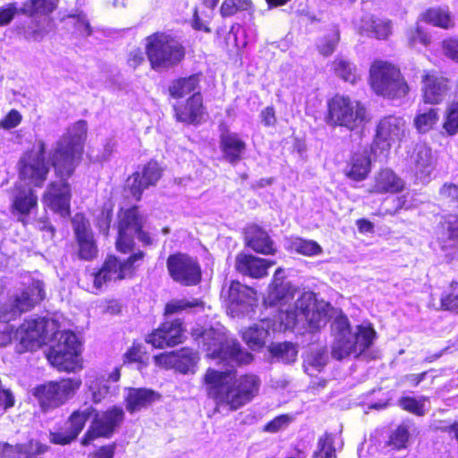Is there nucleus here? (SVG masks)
I'll return each mask as SVG.
<instances>
[{
  "label": "nucleus",
  "mask_w": 458,
  "mask_h": 458,
  "mask_svg": "<svg viewBox=\"0 0 458 458\" xmlns=\"http://www.w3.org/2000/svg\"><path fill=\"white\" fill-rule=\"evenodd\" d=\"M92 415L93 419L81 440L84 446L98 438H111L125 420V412L119 405L110 406L102 411L96 410Z\"/></svg>",
  "instance_id": "9d476101"
},
{
  "label": "nucleus",
  "mask_w": 458,
  "mask_h": 458,
  "mask_svg": "<svg viewBox=\"0 0 458 458\" xmlns=\"http://www.w3.org/2000/svg\"><path fill=\"white\" fill-rule=\"evenodd\" d=\"M161 399V394L146 387H130L124 397V403L127 411L134 413L146 409Z\"/></svg>",
  "instance_id": "a878e982"
},
{
  "label": "nucleus",
  "mask_w": 458,
  "mask_h": 458,
  "mask_svg": "<svg viewBox=\"0 0 458 458\" xmlns=\"http://www.w3.org/2000/svg\"><path fill=\"white\" fill-rule=\"evenodd\" d=\"M34 395L38 398L44 411L54 408L57 402V384L49 383L48 385L38 386L35 389Z\"/></svg>",
  "instance_id": "79ce46f5"
},
{
  "label": "nucleus",
  "mask_w": 458,
  "mask_h": 458,
  "mask_svg": "<svg viewBox=\"0 0 458 458\" xmlns=\"http://www.w3.org/2000/svg\"><path fill=\"white\" fill-rule=\"evenodd\" d=\"M288 287L285 284L269 285L268 286V298L273 304L280 302L283 301L287 293Z\"/></svg>",
  "instance_id": "774afa93"
},
{
  "label": "nucleus",
  "mask_w": 458,
  "mask_h": 458,
  "mask_svg": "<svg viewBox=\"0 0 458 458\" xmlns=\"http://www.w3.org/2000/svg\"><path fill=\"white\" fill-rule=\"evenodd\" d=\"M406 44L411 48L420 46L427 47L431 44V37L421 26L409 28L405 32Z\"/></svg>",
  "instance_id": "a18cd8bd"
},
{
  "label": "nucleus",
  "mask_w": 458,
  "mask_h": 458,
  "mask_svg": "<svg viewBox=\"0 0 458 458\" xmlns=\"http://www.w3.org/2000/svg\"><path fill=\"white\" fill-rule=\"evenodd\" d=\"M313 458H336L332 434L326 432L318 438V450L314 453Z\"/></svg>",
  "instance_id": "603ef678"
},
{
  "label": "nucleus",
  "mask_w": 458,
  "mask_h": 458,
  "mask_svg": "<svg viewBox=\"0 0 458 458\" xmlns=\"http://www.w3.org/2000/svg\"><path fill=\"white\" fill-rule=\"evenodd\" d=\"M149 356L145 347L138 341H133L131 345L123 354V364H137L139 369L148 365Z\"/></svg>",
  "instance_id": "e433bc0d"
},
{
  "label": "nucleus",
  "mask_w": 458,
  "mask_h": 458,
  "mask_svg": "<svg viewBox=\"0 0 458 458\" xmlns=\"http://www.w3.org/2000/svg\"><path fill=\"white\" fill-rule=\"evenodd\" d=\"M405 188L404 181L389 167L380 168L374 175L371 194H396Z\"/></svg>",
  "instance_id": "b1692460"
},
{
  "label": "nucleus",
  "mask_w": 458,
  "mask_h": 458,
  "mask_svg": "<svg viewBox=\"0 0 458 458\" xmlns=\"http://www.w3.org/2000/svg\"><path fill=\"white\" fill-rule=\"evenodd\" d=\"M370 29L375 38L380 40L386 39L392 33L391 21L379 19H371Z\"/></svg>",
  "instance_id": "bf43d9fd"
},
{
  "label": "nucleus",
  "mask_w": 458,
  "mask_h": 458,
  "mask_svg": "<svg viewBox=\"0 0 458 458\" xmlns=\"http://www.w3.org/2000/svg\"><path fill=\"white\" fill-rule=\"evenodd\" d=\"M145 257L146 253L141 250L131 251L125 259L108 254L100 267L93 274L94 287L100 290L106 284L134 278L139 263L142 262Z\"/></svg>",
  "instance_id": "6e6552de"
},
{
  "label": "nucleus",
  "mask_w": 458,
  "mask_h": 458,
  "mask_svg": "<svg viewBox=\"0 0 458 458\" xmlns=\"http://www.w3.org/2000/svg\"><path fill=\"white\" fill-rule=\"evenodd\" d=\"M261 124L266 128H273L277 124L276 111L273 105L263 108L259 113Z\"/></svg>",
  "instance_id": "69168bd1"
},
{
  "label": "nucleus",
  "mask_w": 458,
  "mask_h": 458,
  "mask_svg": "<svg viewBox=\"0 0 458 458\" xmlns=\"http://www.w3.org/2000/svg\"><path fill=\"white\" fill-rule=\"evenodd\" d=\"M410 428L406 422L400 423L388 436L386 445L395 451L406 449L410 441Z\"/></svg>",
  "instance_id": "ea45409f"
},
{
  "label": "nucleus",
  "mask_w": 458,
  "mask_h": 458,
  "mask_svg": "<svg viewBox=\"0 0 458 458\" xmlns=\"http://www.w3.org/2000/svg\"><path fill=\"white\" fill-rule=\"evenodd\" d=\"M166 268L172 280L182 286L191 287L201 283L202 268L196 257L181 251L172 253L166 259Z\"/></svg>",
  "instance_id": "f8f14e48"
},
{
  "label": "nucleus",
  "mask_w": 458,
  "mask_h": 458,
  "mask_svg": "<svg viewBox=\"0 0 458 458\" xmlns=\"http://www.w3.org/2000/svg\"><path fill=\"white\" fill-rule=\"evenodd\" d=\"M184 332L182 319L166 320L147 335L146 342L156 349L174 347L183 342Z\"/></svg>",
  "instance_id": "6ab92c4d"
},
{
  "label": "nucleus",
  "mask_w": 458,
  "mask_h": 458,
  "mask_svg": "<svg viewBox=\"0 0 458 458\" xmlns=\"http://www.w3.org/2000/svg\"><path fill=\"white\" fill-rule=\"evenodd\" d=\"M256 291L248 285L242 284L238 280H232L227 290V300L229 302L242 304L250 300Z\"/></svg>",
  "instance_id": "58836bf2"
},
{
  "label": "nucleus",
  "mask_w": 458,
  "mask_h": 458,
  "mask_svg": "<svg viewBox=\"0 0 458 458\" xmlns=\"http://www.w3.org/2000/svg\"><path fill=\"white\" fill-rule=\"evenodd\" d=\"M202 384L216 409L235 411L258 396L261 380L254 373L238 374L235 369L208 368L202 377Z\"/></svg>",
  "instance_id": "f03ea898"
},
{
  "label": "nucleus",
  "mask_w": 458,
  "mask_h": 458,
  "mask_svg": "<svg viewBox=\"0 0 458 458\" xmlns=\"http://www.w3.org/2000/svg\"><path fill=\"white\" fill-rule=\"evenodd\" d=\"M407 125L401 116L389 114L383 116L376 126L374 142L383 143L389 149L394 143L401 142L406 136Z\"/></svg>",
  "instance_id": "aec40b11"
},
{
  "label": "nucleus",
  "mask_w": 458,
  "mask_h": 458,
  "mask_svg": "<svg viewBox=\"0 0 458 458\" xmlns=\"http://www.w3.org/2000/svg\"><path fill=\"white\" fill-rule=\"evenodd\" d=\"M408 172L417 180L427 181L437 167V157L426 142H418L408 151L406 157Z\"/></svg>",
  "instance_id": "4468645a"
},
{
  "label": "nucleus",
  "mask_w": 458,
  "mask_h": 458,
  "mask_svg": "<svg viewBox=\"0 0 458 458\" xmlns=\"http://www.w3.org/2000/svg\"><path fill=\"white\" fill-rule=\"evenodd\" d=\"M337 336L334 345H338L340 340H349L352 335V327L346 316H338L335 318Z\"/></svg>",
  "instance_id": "052dcab7"
},
{
  "label": "nucleus",
  "mask_w": 458,
  "mask_h": 458,
  "mask_svg": "<svg viewBox=\"0 0 458 458\" xmlns=\"http://www.w3.org/2000/svg\"><path fill=\"white\" fill-rule=\"evenodd\" d=\"M81 384L80 377H59V403H64L73 396Z\"/></svg>",
  "instance_id": "09e8293b"
},
{
  "label": "nucleus",
  "mask_w": 458,
  "mask_h": 458,
  "mask_svg": "<svg viewBox=\"0 0 458 458\" xmlns=\"http://www.w3.org/2000/svg\"><path fill=\"white\" fill-rule=\"evenodd\" d=\"M94 411L96 409L92 406L83 411L80 410L72 411L64 423L63 432H59V445H66L74 440Z\"/></svg>",
  "instance_id": "393cba45"
},
{
  "label": "nucleus",
  "mask_w": 458,
  "mask_h": 458,
  "mask_svg": "<svg viewBox=\"0 0 458 458\" xmlns=\"http://www.w3.org/2000/svg\"><path fill=\"white\" fill-rule=\"evenodd\" d=\"M113 204H104L100 209V213L96 218L95 225L98 229L99 233H103L105 236L109 234L113 220Z\"/></svg>",
  "instance_id": "5fc2aeb1"
},
{
  "label": "nucleus",
  "mask_w": 458,
  "mask_h": 458,
  "mask_svg": "<svg viewBox=\"0 0 458 458\" xmlns=\"http://www.w3.org/2000/svg\"><path fill=\"white\" fill-rule=\"evenodd\" d=\"M437 241L442 250L458 248V215L448 214L439 222Z\"/></svg>",
  "instance_id": "bb28decb"
},
{
  "label": "nucleus",
  "mask_w": 458,
  "mask_h": 458,
  "mask_svg": "<svg viewBox=\"0 0 458 458\" xmlns=\"http://www.w3.org/2000/svg\"><path fill=\"white\" fill-rule=\"evenodd\" d=\"M328 303L319 301L314 293H303L295 301L293 310L280 313V319L287 329L294 328L298 318L302 317L311 331H318L327 323Z\"/></svg>",
  "instance_id": "0eeeda50"
},
{
  "label": "nucleus",
  "mask_w": 458,
  "mask_h": 458,
  "mask_svg": "<svg viewBox=\"0 0 458 458\" xmlns=\"http://www.w3.org/2000/svg\"><path fill=\"white\" fill-rule=\"evenodd\" d=\"M244 245L261 255H275L276 248L268 233L259 225L250 224L244 229Z\"/></svg>",
  "instance_id": "5701e85b"
},
{
  "label": "nucleus",
  "mask_w": 458,
  "mask_h": 458,
  "mask_svg": "<svg viewBox=\"0 0 458 458\" xmlns=\"http://www.w3.org/2000/svg\"><path fill=\"white\" fill-rule=\"evenodd\" d=\"M82 341L72 330L59 337V372L77 373L83 369Z\"/></svg>",
  "instance_id": "ddd939ff"
},
{
  "label": "nucleus",
  "mask_w": 458,
  "mask_h": 458,
  "mask_svg": "<svg viewBox=\"0 0 458 458\" xmlns=\"http://www.w3.org/2000/svg\"><path fill=\"white\" fill-rule=\"evenodd\" d=\"M144 50L150 68L156 72L178 66L187 54L186 47L180 38L165 30H157L147 36Z\"/></svg>",
  "instance_id": "39448f33"
},
{
  "label": "nucleus",
  "mask_w": 458,
  "mask_h": 458,
  "mask_svg": "<svg viewBox=\"0 0 458 458\" xmlns=\"http://www.w3.org/2000/svg\"><path fill=\"white\" fill-rule=\"evenodd\" d=\"M162 175L163 169L158 162L150 159L127 178L125 189L128 190L133 199L140 201L144 191L156 186Z\"/></svg>",
  "instance_id": "2eb2a0df"
},
{
  "label": "nucleus",
  "mask_w": 458,
  "mask_h": 458,
  "mask_svg": "<svg viewBox=\"0 0 458 458\" xmlns=\"http://www.w3.org/2000/svg\"><path fill=\"white\" fill-rule=\"evenodd\" d=\"M371 172V158L369 155L364 152H353L344 170V174L351 181L359 182L366 180Z\"/></svg>",
  "instance_id": "cd10ccee"
},
{
  "label": "nucleus",
  "mask_w": 458,
  "mask_h": 458,
  "mask_svg": "<svg viewBox=\"0 0 458 458\" xmlns=\"http://www.w3.org/2000/svg\"><path fill=\"white\" fill-rule=\"evenodd\" d=\"M9 448L13 454L12 458H37V455L44 454L47 450V445L37 441L9 446Z\"/></svg>",
  "instance_id": "c03bdc74"
},
{
  "label": "nucleus",
  "mask_w": 458,
  "mask_h": 458,
  "mask_svg": "<svg viewBox=\"0 0 458 458\" xmlns=\"http://www.w3.org/2000/svg\"><path fill=\"white\" fill-rule=\"evenodd\" d=\"M369 84L377 96L390 100L404 98L411 90L400 67L380 59L374 60L370 64Z\"/></svg>",
  "instance_id": "423d86ee"
},
{
  "label": "nucleus",
  "mask_w": 458,
  "mask_h": 458,
  "mask_svg": "<svg viewBox=\"0 0 458 458\" xmlns=\"http://www.w3.org/2000/svg\"><path fill=\"white\" fill-rule=\"evenodd\" d=\"M71 187L66 182L59 184V216H70L71 215Z\"/></svg>",
  "instance_id": "4d7b16f0"
},
{
  "label": "nucleus",
  "mask_w": 458,
  "mask_h": 458,
  "mask_svg": "<svg viewBox=\"0 0 458 458\" xmlns=\"http://www.w3.org/2000/svg\"><path fill=\"white\" fill-rule=\"evenodd\" d=\"M428 401V397L421 396L416 399L412 396H402L398 403L399 406L405 411L421 417L426 414L424 402Z\"/></svg>",
  "instance_id": "3c124183"
},
{
  "label": "nucleus",
  "mask_w": 458,
  "mask_h": 458,
  "mask_svg": "<svg viewBox=\"0 0 458 458\" xmlns=\"http://www.w3.org/2000/svg\"><path fill=\"white\" fill-rule=\"evenodd\" d=\"M441 48L447 58L458 63V38H447L443 39Z\"/></svg>",
  "instance_id": "0e129e2a"
},
{
  "label": "nucleus",
  "mask_w": 458,
  "mask_h": 458,
  "mask_svg": "<svg viewBox=\"0 0 458 458\" xmlns=\"http://www.w3.org/2000/svg\"><path fill=\"white\" fill-rule=\"evenodd\" d=\"M60 21L62 29L71 35L86 38L93 32L90 22L83 12L68 14L63 17Z\"/></svg>",
  "instance_id": "7c9ffc66"
},
{
  "label": "nucleus",
  "mask_w": 458,
  "mask_h": 458,
  "mask_svg": "<svg viewBox=\"0 0 458 458\" xmlns=\"http://www.w3.org/2000/svg\"><path fill=\"white\" fill-rule=\"evenodd\" d=\"M57 0H30L22 6V13L30 15L48 14L55 8Z\"/></svg>",
  "instance_id": "8fccbe9b"
},
{
  "label": "nucleus",
  "mask_w": 458,
  "mask_h": 458,
  "mask_svg": "<svg viewBox=\"0 0 458 458\" xmlns=\"http://www.w3.org/2000/svg\"><path fill=\"white\" fill-rule=\"evenodd\" d=\"M251 0H224L220 6V14L222 17H230L239 12L251 9Z\"/></svg>",
  "instance_id": "864d4df0"
},
{
  "label": "nucleus",
  "mask_w": 458,
  "mask_h": 458,
  "mask_svg": "<svg viewBox=\"0 0 458 458\" xmlns=\"http://www.w3.org/2000/svg\"><path fill=\"white\" fill-rule=\"evenodd\" d=\"M324 120L331 127H341L351 132L362 133L370 123L372 115L361 100L335 93L327 100Z\"/></svg>",
  "instance_id": "20e7f679"
},
{
  "label": "nucleus",
  "mask_w": 458,
  "mask_h": 458,
  "mask_svg": "<svg viewBox=\"0 0 458 458\" xmlns=\"http://www.w3.org/2000/svg\"><path fill=\"white\" fill-rule=\"evenodd\" d=\"M207 115V107L201 91L194 92L186 99L173 105V116L177 123L186 126L201 124Z\"/></svg>",
  "instance_id": "f3484780"
},
{
  "label": "nucleus",
  "mask_w": 458,
  "mask_h": 458,
  "mask_svg": "<svg viewBox=\"0 0 458 458\" xmlns=\"http://www.w3.org/2000/svg\"><path fill=\"white\" fill-rule=\"evenodd\" d=\"M442 128L447 136L458 134V100L449 103L445 110Z\"/></svg>",
  "instance_id": "37998d69"
},
{
  "label": "nucleus",
  "mask_w": 458,
  "mask_h": 458,
  "mask_svg": "<svg viewBox=\"0 0 458 458\" xmlns=\"http://www.w3.org/2000/svg\"><path fill=\"white\" fill-rule=\"evenodd\" d=\"M439 121V110L436 107L419 109L413 119V126L420 134H425L435 128Z\"/></svg>",
  "instance_id": "f704fd0d"
},
{
  "label": "nucleus",
  "mask_w": 458,
  "mask_h": 458,
  "mask_svg": "<svg viewBox=\"0 0 458 458\" xmlns=\"http://www.w3.org/2000/svg\"><path fill=\"white\" fill-rule=\"evenodd\" d=\"M87 131L85 120H79L68 130L65 144L59 148V176H71L81 160Z\"/></svg>",
  "instance_id": "1a4fd4ad"
},
{
  "label": "nucleus",
  "mask_w": 458,
  "mask_h": 458,
  "mask_svg": "<svg viewBox=\"0 0 458 458\" xmlns=\"http://www.w3.org/2000/svg\"><path fill=\"white\" fill-rule=\"evenodd\" d=\"M71 221L75 239L93 233L90 228L89 221L83 213H76L72 217Z\"/></svg>",
  "instance_id": "13d9d810"
},
{
  "label": "nucleus",
  "mask_w": 458,
  "mask_h": 458,
  "mask_svg": "<svg viewBox=\"0 0 458 458\" xmlns=\"http://www.w3.org/2000/svg\"><path fill=\"white\" fill-rule=\"evenodd\" d=\"M175 352H165L154 356V361L157 367L163 369H174Z\"/></svg>",
  "instance_id": "338daca9"
},
{
  "label": "nucleus",
  "mask_w": 458,
  "mask_h": 458,
  "mask_svg": "<svg viewBox=\"0 0 458 458\" xmlns=\"http://www.w3.org/2000/svg\"><path fill=\"white\" fill-rule=\"evenodd\" d=\"M420 20L443 30L454 28L455 22L448 7H429L420 13Z\"/></svg>",
  "instance_id": "2f4dec72"
},
{
  "label": "nucleus",
  "mask_w": 458,
  "mask_h": 458,
  "mask_svg": "<svg viewBox=\"0 0 458 458\" xmlns=\"http://www.w3.org/2000/svg\"><path fill=\"white\" fill-rule=\"evenodd\" d=\"M219 129V148L222 158L226 163L235 165L244 158L247 143L239 133L231 131L225 123H221Z\"/></svg>",
  "instance_id": "412c9836"
},
{
  "label": "nucleus",
  "mask_w": 458,
  "mask_h": 458,
  "mask_svg": "<svg viewBox=\"0 0 458 458\" xmlns=\"http://www.w3.org/2000/svg\"><path fill=\"white\" fill-rule=\"evenodd\" d=\"M439 194L458 208V182H445L439 189Z\"/></svg>",
  "instance_id": "e2e57ef3"
},
{
  "label": "nucleus",
  "mask_w": 458,
  "mask_h": 458,
  "mask_svg": "<svg viewBox=\"0 0 458 458\" xmlns=\"http://www.w3.org/2000/svg\"><path fill=\"white\" fill-rule=\"evenodd\" d=\"M437 310L458 316V281L452 280L441 292Z\"/></svg>",
  "instance_id": "72a5a7b5"
},
{
  "label": "nucleus",
  "mask_w": 458,
  "mask_h": 458,
  "mask_svg": "<svg viewBox=\"0 0 458 458\" xmlns=\"http://www.w3.org/2000/svg\"><path fill=\"white\" fill-rule=\"evenodd\" d=\"M420 82L421 100L427 105L442 104L450 91V80L434 69L424 70Z\"/></svg>",
  "instance_id": "a211bd4d"
},
{
  "label": "nucleus",
  "mask_w": 458,
  "mask_h": 458,
  "mask_svg": "<svg viewBox=\"0 0 458 458\" xmlns=\"http://www.w3.org/2000/svg\"><path fill=\"white\" fill-rule=\"evenodd\" d=\"M216 356L222 360L235 362L237 365L249 364L253 360V355L244 351L237 342H225L220 344Z\"/></svg>",
  "instance_id": "473e14b6"
},
{
  "label": "nucleus",
  "mask_w": 458,
  "mask_h": 458,
  "mask_svg": "<svg viewBox=\"0 0 458 458\" xmlns=\"http://www.w3.org/2000/svg\"><path fill=\"white\" fill-rule=\"evenodd\" d=\"M144 222V216L138 205L119 208L115 223L117 233L114 241L115 250L119 253L126 255L134 250L136 243L133 233Z\"/></svg>",
  "instance_id": "9b49d317"
},
{
  "label": "nucleus",
  "mask_w": 458,
  "mask_h": 458,
  "mask_svg": "<svg viewBox=\"0 0 458 458\" xmlns=\"http://www.w3.org/2000/svg\"><path fill=\"white\" fill-rule=\"evenodd\" d=\"M197 307H204V302L199 299H193L191 301L174 299L165 303L163 315L169 317Z\"/></svg>",
  "instance_id": "de8ad7c7"
},
{
  "label": "nucleus",
  "mask_w": 458,
  "mask_h": 458,
  "mask_svg": "<svg viewBox=\"0 0 458 458\" xmlns=\"http://www.w3.org/2000/svg\"><path fill=\"white\" fill-rule=\"evenodd\" d=\"M276 265L275 260L257 257L250 253L240 252L235 257V270L254 279H260L268 275V269Z\"/></svg>",
  "instance_id": "4be33fe9"
},
{
  "label": "nucleus",
  "mask_w": 458,
  "mask_h": 458,
  "mask_svg": "<svg viewBox=\"0 0 458 458\" xmlns=\"http://www.w3.org/2000/svg\"><path fill=\"white\" fill-rule=\"evenodd\" d=\"M268 351L273 358L287 364L294 362L298 355L296 346L290 342L271 344Z\"/></svg>",
  "instance_id": "a19ab883"
},
{
  "label": "nucleus",
  "mask_w": 458,
  "mask_h": 458,
  "mask_svg": "<svg viewBox=\"0 0 458 458\" xmlns=\"http://www.w3.org/2000/svg\"><path fill=\"white\" fill-rule=\"evenodd\" d=\"M43 284L39 281L32 283L27 291L14 296L12 303L2 308L0 314V346L8 344L12 340L18 343L19 352H33L47 346L45 355L53 367L57 366V334L55 321L45 318L25 320L15 331L8 321L21 312L30 310L36 303L44 299Z\"/></svg>",
  "instance_id": "f257e3e1"
},
{
  "label": "nucleus",
  "mask_w": 458,
  "mask_h": 458,
  "mask_svg": "<svg viewBox=\"0 0 458 458\" xmlns=\"http://www.w3.org/2000/svg\"><path fill=\"white\" fill-rule=\"evenodd\" d=\"M199 357L197 352L184 347L175 352L174 370L182 373H194Z\"/></svg>",
  "instance_id": "c9c22d12"
},
{
  "label": "nucleus",
  "mask_w": 458,
  "mask_h": 458,
  "mask_svg": "<svg viewBox=\"0 0 458 458\" xmlns=\"http://www.w3.org/2000/svg\"><path fill=\"white\" fill-rule=\"evenodd\" d=\"M78 244V256L83 260H93L97 258L98 249L94 239V234L76 238Z\"/></svg>",
  "instance_id": "49530a36"
},
{
  "label": "nucleus",
  "mask_w": 458,
  "mask_h": 458,
  "mask_svg": "<svg viewBox=\"0 0 458 458\" xmlns=\"http://www.w3.org/2000/svg\"><path fill=\"white\" fill-rule=\"evenodd\" d=\"M293 246L297 253L307 257L319 255L323 251L321 246L313 240L299 238L293 242Z\"/></svg>",
  "instance_id": "6e6d98bb"
},
{
  "label": "nucleus",
  "mask_w": 458,
  "mask_h": 458,
  "mask_svg": "<svg viewBox=\"0 0 458 458\" xmlns=\"http://www.w3.org/2000/svg\"><path fill=\"white\" fill-rule=\"evenodd\" d=\"M291 421L288 414H281L267 422L263 427V431L269 433H276L282 428L287 427Z\"/></svg>",
  "instance_id": "680f3d73"
},
{
  "label": "nucleus",
  "mask_w": 458,
  "mask_h": 458,
  "mask_svg": "<svg viewBox=\"0 0 458 458\" xmlns=\"http://www.w3.org/2000/svg\"><path fill=\"white\" fill-rule=\"evenodd\" d=\"M261 325L254 324L245 328L242 334V338L253 351H260L265 345L269 335L270 320L264 318L260 320Z\"/></svg>",
  "instance_id": "c756f323"
},
{
  "label": "nucleus",
  "mask_w": 458,
  "mask_h": 458,
  "mask_svg": "<svg viewBox=\"0 0 458 458\" xmlns=\"http://www.w3.org/2000/svg\"><path fill=\"white\" fill-rule=\"evenodd\" d=\"M203 77L201 72L191 73L187 76H180L174 79L168 86L169 97L179 100L187 95L200 91V81Z\"/></svg>",
  "instance_id": "c85d7f7f"
},
{
  "label": "nucleus",
  "mask_w": 458,
  "mask_h": 458,
  "mask_svg": "<svg viewBox=\"0 0 458 458\" xmlns=\"http://www.w3.org/2000/svg\"><path fill=\"white\" fill-rule=\"evenodd\" d=\"M331 70L340 79L351 84H354L360 80L355 65L344 58H335L331 63Z\"/></svg>",
  "instance_id": "4c0bfd02"
},
{
  "label": "nucleus",
  "mask_w": 458,
  "mask_h": 458,
  "mask_svg": "<svg viewBox=\"0 0 458 458\" xmlns=\"http://www.w3.org/2000/svg\"><path fill=\"white\" fill-rule=\"evenodd\" d=\"M49 167L45 159V145L38 142L25 153L19 162V182L12 197V212L27 216L37 206L38 199L30 185L41 187Z\"/></svg>",
  "instance_id": "7ed1b4c3"
},
{
  "label": "nucleus",
  "mask_w": 458,
  "mask_h": 458,
  "mask_svg": "<svg viewBox=\"0 0 458 458\" xmlns=\"http://www.w3.org/2000/svg\"><path fill=\"white\" fill-rule=\"evenodd\" d=\"M376 337L377 332L370 323L359 325L349 340H340L338 345H333L332 356L341 360L352 353L361 354L371 347Z\"/></svg>",
  "instance_id": "dca6fc26"
}]
</instances>
